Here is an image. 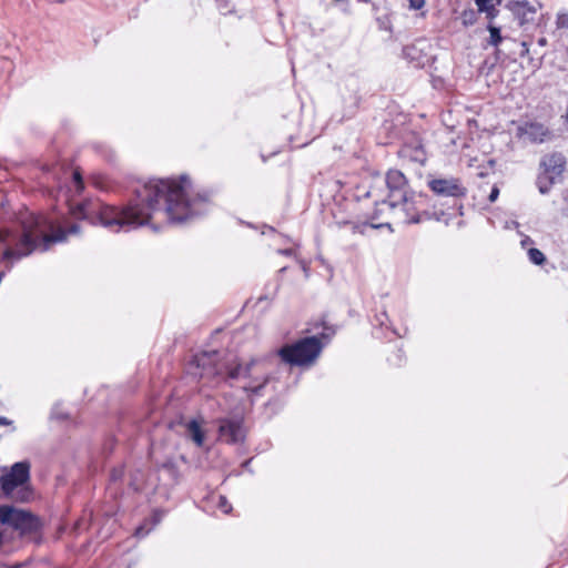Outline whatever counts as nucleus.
Segmentation results:
<instances>
[{
	"label": "nucleus",
	"mask_w": 568,
	"mask_h": 568,
	"mask_svg": "<svg viewBox=\"0 0 568 568\" xmlns=\"http://www.w3.org/2000/svg\"><path fill=\"white\" fill-rule=\"evenodd\" d=\"M191 182L187 176L179 179H153L135 192V199L121 210L98 201H87L70 209L74 219L90 220L91 223L118 232L143 225L158 229L165 222L182 223L206 211L207 195L189 197Z\"/></svg>",
	"instance_id": "nucleus-1"
},
{
	"label": "nucleus",
	"mask_w": 568,
	"mask_h": 568,
	"mask_svg": "<svg viewBox=\"0 0 568 568\" xmlns=\"http://www.w3.org/2000/svg\"><path fill=\"white\" fill-rule=\"evenodd\" d=\"M20 223L22 235L19 241L9 231H0V243L6 246L0 260L11 268L13 263L36 250L45 251L51 244L62 242L69 235L78 233V225L69 226L67 219L48 217L41 214L24 212Z\"/></svg>",
	"instance_id": "nucleus-2"
},
{
	"label": "nucleus",
	"mask_w": 568,
	"mask_h": 568,
	"mask_svg": "<svg viewBox=\"0 0 568 568\" xmlns=\"http://www.w3.org/2000/svg\"><path fill=\"white\" fill-rule=\"evenodd\" d=\"M195 368L200 372H192L193 375L202 378H231L237 379L240 377L251 379L243 385L247 393L256 394L266 383V372L263 368V363L253 361L245 367L235 365L233 358L221 361L217 353H203L197 355L194 359Z\"/></svg>",
	"instance_id": "nucleus-3"
},
{
	"label": "nucleus",
	"mask_w": 568,
	"mask_h": 568,
	"mask_svg": "<svg viewBox=\"0 0 568 568\" xmlns=\"http://www.w3.org/2000/svg\"><path fill=\"white\" fill-rule=\"evenodd\" d=\"M30 465L16 463L9 471L0 477V486L6 496L18 501H28L32 491L29 487Z\"/></svg>",
	"instance_id": "nucleus-4"
},
{
	"label": "nucleus",
	"mask_w": 568,
	"mask_h": 568,
	"mask_svg": "<svg viewBox=\"0 0 568 568\" xmlns=\"http://www.w3.org/2000/svg\"><path fill=\"white\" fill-rule=\"evenodd\" d=\"M322 343L318 337H305L296 343L287 344L277 351L284 363L297 366L311 365L318 357L322 351Z\"/></svg>",
	"instance_id": "nucleus-5"
},
{
	"label": "nucleus",
	"mask_w": 568,
	"mask_h": 568,
	"mask_svg": "<svg viewBox=\"0 0 568 568\" xmlns=\"http://www.w3.org/2000/svg\"><path fill=\"white\" fill-rule=\"evenodd\" d=\"M386 185L388 189V197L378 204L381 206L379 211L384 212L385 209H395L399 201H404L408 204L409 192L407 190V182L400 171H388L386 175Z\"/></svg>",
	"instance_id": "nucleus-6"
},
{
	"label": "nucleus",
	"mask_w": 568,
	"mask_h": 568,
	"mask_svg": "<svg viewBox=\"0 0 568 568\" xmlns=\"http://www.w3.org/2000/svg\"><path fill=\"white\" fill-rule=\"evenodd\" d=\"M565 159L559 153L544 156L540 163V173L537 180L539 191L547 193L550 185L560 176L564 171Z\"/></svg>",
	"instance_id": "nucleus-7"
},
{
	"label": "nucleus",
	"mask_w": 568,
	"mask_h": 568,
	"mask_svg": "<svg viewBox=\"0 0 568 568\" xmlns=\"http://www.w3.org/2000/svg\"><path fill=\"white\" fill-rule=\"evenodd\" d=\"M424 206V197L420 194L408 193V204L404 201H399L395 209H388L393 211L395 216L402 219L407 223H418L422 217L418 214V210Z\"/></svg>",
	"instance_id": "nucleus-8"
},
{
	"label": "nucleus",
	"mask_w": 568,
	"mask_h": 568,
	"mask_svg": "<svg viewBox=\"0 0 568 568\" xmlns=\"http://www.w3.org/2000/svg\"><path fill=\"white\" fill-rule=\"evenodd\" d=\"M428 186L434 193L443 196L459 197L466 194V189L456 178L433 179L428 182Z\"/></svg>",
	"instance_id": "nucleus-9"
},
{
	"label": "nucleus",
	"mask_w": 568,
	"mask_h": 568,
	"mask_svg": "<svg viewBox=\"0 0 568 568\" xmlns=\"http://www.w3.org/2000/svg\"><path fill=\"white\" fill-rule=\"evenodd\" d=\"M219 433L223 440L231 444L240 443L245 437V428L241 418L221 419Z\"/></svg>",
	"instance_id": "nucleus-10"
},
{
	"label": "nucleus",
	"mask_w": 568,
	"mask_h": 568,
	"mask_svg": "<svg viewBox=\"0 0 568 568\" xmlns=\"http://www.w3.org/2000/svg\"><path fill=\"white\" fill-rule=\"evenodd\" d=\"M519 135L531 142H542L548 136V130L540 123L530 122L519 126Z\"/></svg>",
	"instance_id": "nucleus-11"
},
{
	"label": "nucleus",
	"mask_w": 568,
	"mask_h": 568,
	"mask_svg": "<svg viewBox=\"0 0 568 568\" xmlns=\"http://www.w3.org/2000/svg\"><path fill=\"white\" fill-rule=\"evenodd\" d=\"M186 435L194 442L196 446L201 447L205 439V429L203 427V423L195 419L190 420L186 424Z\"/></svg>",
	"instance_id": "nucleus-12"
},
{
	"label": "nucleus",
	"mask_w": 568,
	"mask_h": 568,
	"mask_svg": "<svg viewBox=\"0 0 568 568\" xmlns=\"http://www.w3.org/2000/svg\"><path fill=\"white\" fill-rule=\"evenodd\" d=\"M478 11L486 14L487 18L493 19L497 14L496 6L500 0H474Z\"/></svg>",
	"instance_id": "nucleus-13"
},
{
	"label": "nucleus",
	"mask_w": 568,
	"mask_h": 568,
	"mask_svg": "<svg viewBox=\"0 0 568 568\" xmlns=\"http://www.w3.org/2000/svg\"><path fill=\"white\" fill-rule=\"evenodd\" d=\"M400 155L403 158H408L415 162L423 163L425 161V152L420 145L409 146L405 145L400 150Z\"/></svg>",
	"instance_id": "nucleus-14"
},
{
	"label": "nucleus",
	"mask_w": 568,
	"mask_h": 568,
	"mask_svg": "<svg viewBox=\"0 0 568 568\" xmlns=\"http://www.w3.org/2000/svg\"><path fill=\"white\" fill-rule=\"evenodd\" d=\"M478 160L476 158L474 159H470L469 162H468V165L470 168H477L479 171H478V175L479 176H485L488 174L489 170L493 168V161L489 160V159H486L484 156V159L480 161V163H478Z\"/></svg>",
	"instance_id": "nucleus-15"
},
{
	"label": "nucleus",
	"mask_w": 568,
	"mask_h": 568,
	"mask_svg": "<svg viewBox=\"0 0 568 568\" xmlns=\"http://www.w3.org/2000/svg\"><path fill=\"white\" fill-rule=\"evenodd\" d=\"M488 31H489V44L497 47L503 40V38L500 36L499 28L489 24Z\"/></svg>",
	"instance_id": "nucleus-16"
},
{
	"label": "nucleus",
	"mask_w": 568,
	"mask_h": 568,
	"mask_svg": "<svg viewBox=\"0 0 568 568\" xmlns=\"http://www.w3.org/2000/svg\"><path fill=\"white\" fill-rule=\"evenodd\" d=\"M528 255H529V260L534 264L539 265V264H541L545 261L544 253L541 251L537 250V248H529Z\"/></svg>",
	"instance_id": "nucleus-17"
},
{
	"label": "nucleus",
	"mask_w": 568,
	"mask_h": 568,
	"mask_svg": "<svg viewBox=\"0 0 568 568\" xmlns=\"http://www.w3.org/2000/svg\"><path fill=\"white\" fill-rule=\"evenodd\" d=\"M556 24L558 28H568V12H559L557 14Z\"/></svg>",
	"instance_id": "nucleus-18"
},
{
	"label": "nucleus",
	"mask_w": 568,
	"mask_h": 568,
	"mask_svg": "<svg viewBox=\"0 0 568 568\" xmlns=\"http://www.w3.org/2000/svg\"><path fill=\"white\" fill-rule=\"evenodd\" d=\"M217 507L224 513L229 514L232 509L231 505L229 504L227 499L223 496L219 497V504Z\"/></svg>",
	"instance_id": "nucleus-19"
},
{
	"label": "nucleus",
	"mask_w": 568,
	"mask_h": 568,
	"mask_svg": "<svg viewBox=\"0 0 568 568\" xmlns=\"http://www.w3.org/2000/svg\"><path fill=\"white\" fill-rule=\"evenodd\" d=\"M73 183H74V186H75V191L77 192H81L82 189H83V182H82L81 174L78 171L73 172Z\"/></svg>",
	"instance_id": "nucleus-20"
},
{
	"label": "nucleus",
	"mask_w": 568,
	"mask_h": 568,
	"mask_svg": "<svg viewBox=\"0 0 568 568\" xmlns=\"http://www.w3.org/2000/svg\"><path fill=\"white\" fill-rule=\"evenodd\" d=\"M409 7L414 10L422 9L425 4V0H408Z\"/></svg>",
	"instance_id": "nucleus-21"
},
{
	"label": "nucleus",
	"mask_w": 568,
	"mask_h": 568,
	"mask_svg": "<svg viewBox=\"0 0 568 568\" xmlns=\"http://www.w3.org/2000/svg\"><path fill=\"white\" fill-rule=\"evenodd\" d=\"M474 12L470 11L469 13L467 12H464L463 14V19H464V23L467 24V23H473L474 22Z\"/></svg>",
	"instance_id": "nucleus-22"
},
{
	"label": "nucleus",
	"mask_w": 568,
	"mask_h": 568,
	"mask_svg": "<svg viewBox=\"0 0 568 568\" xmlns=\"http://www.w3.org/2000/svg\"><path fill=\"white\" fill-rule=\"evenodd\" d=\"M498 195H499V189H498V186L495 185L491 189V192L489 194V201L495 202L497 200Z\"/></svg>",
	"instance_id": "nucleus-23"
},
{
	"label": "nucleus",
	"mask_w": 568,
	"mask_h": 568,
	"mask_svg": "<svg viewBox=\"0 0 568 568\" xmlns=\"http://www.w3.org/2000/svg\"><path fill=\"white\" fill-rule=\"evenodd\" d=\"M278 253L284 254L286 256H295L296 250L294 247H288V248H284V250H278Z\"/></svg>",
	"instance_id": "nucleus-24"
},
{
	"label": "nucleus",
	"mask_w": 568,
	"mask_h": 568,
	"mask_svg": "<svg viewBox=\"0 0 568 568\" xmlns=\"http://www.w3.org/2000/svg\"><path fill=\"white\" fill-rule=\"evenodd\" d=\"M10 425H12V420H10L3 416L0 417V426H10Z\"/></svg>",
	"instance_id": "nucleus-25"
},
{
	"label": "nucleus",
	"mask_w": 568,
	"mask_h": 568,
	"mask_svg": "<svg viewBox=\"0 0 568 568\" xmlns=\"http://www.w3.org/2000/svg\"><path fill=\"white\" fill-rule=\"evenodd\" d=\"M517 226H518V223L516 221L507 222L505 224V229H513V227H517Z\"/></svg>",
	"instance_id": "nucleus-26"
},
{
	"label": "nucleus",
	"mask_w": 568,
	"mask_h": 568,
	"mask_svg": "<svg viewBox=\"0 0 568 568\" xmlns=\"http://www.w3.org/2000/svg\"><path fill=\"white\" fill-rule=\"evenodd\" d=\"M135 534H136L138 536H141V537H142V536L146 535V534H148V531H144L143 527H139V528L136 529Z\"/></svg>",
	"instance_id": "nucleus-27"
},
{
	"label": "nucleus",
	"mask_w": 568,
	"mask_h": 568,
	"mask_svg": "<svg viewBox=\"0 0 568 568\" xmlns=\"http://www.w3.org/2000/svg\"><path fill=\"white\" fill-rule=\"evenodd\" d=\"M528 243H530V239L528 236H526L524 240H521V245L524 247H526L528 245Z\"/></svg>",
	"instance_id": "nucleus-28"
},
{
	"label": "nucleus",
	"mask_w": 568,
	"mask_h": 568,
	"mask_svg": "<svg viewBox=\"0 0 568 568\" xmlns=\"http://www.w3.org/2000/svg\"><path fill=\"white\" fill-rule=\"evenodd\" d=\"M521 47H523V50H524L525 52H528V50H529V49H528V45H527V43H526V42H523V43H521Z\"/></svg>",
	"instance_id": "nucleus-29"
}]
</instances>
